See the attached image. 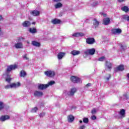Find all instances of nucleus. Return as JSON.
<instances>
[{"mask_svg":"<svg viewBox=\"0 0 129 129\" xmlns=\"http://www.w3.org/2000/svg\"><path fill=\"white\" fill-rule=\"evenodd\" d=\"M21 86V83L17 82V83H12L10 85L5 86V89H10V88H17Z\"/></svg>","mask_w":129,"mask_h":129,"instance_id":"f257e3e1","label":"nucleus"},{"mask_svg":"<svg viewBox=\"0 0 129 129\" xmlns=\"http://www.w3.org/2000/svg\"><path fill=\"white\" fill-rule=\"evenodd\" d=\"M70 80L73 83H81V79L75 76H72Z\"/></svg>","mask_w":129,"mask_h":129,"instance_id":"f03ea898","label":"nucleus"},{"mask_svg":"<svg viewBox=\"0 0 129 129\" xmlns=\"http://www.w3.org/2000/svg\"><path fill=\"white\" fill-rule=\"evenodd\" d=\"M18 68V66L17 64L10 65L7 67L6 71L7 72H11L12 70H15Z\"/></svg>","mask_w":129,"mask_h":129,"instance_id":"7ed1b4c3","label":"nucleus"},{"mask_svg":"<svg viewBox=\"0 0 129 129\" xmlns=\"http://www.w3.org/2000/svg\"><path fill=\"white\" fill-rule=\"evenodd\" d=\"M86 42L87 44H88L89 45H93L95 43V39H94V38H90L88 37L86 39Z\"/></svg>","mask_w":129,"mask_h":129,"instance_id":"20e7f679","label":"nucleus"},{"mask_svg":"<svg viewBox=\"0 0 129 129\" xmlns=\"http://www.w3.org/2000/svg\"><path fill=\"white\" fill-rule=\"evenodd\" d=\"M45 75L47 77H54L55 76V72L52 71H47L44 72Z\"/></svg>","mask_w":129,"mask_h":129,"instance_id":"39448f33","label":"nucleus"},{"mask_svg":"<svg viewBox=\"0 0 129 129\" xmlns=\"http://www.w3.org/2000/svg\"><path fill=\"white\" fill-rule=\"evenodd\" d=\"M124 70V66L123 64H120L114 70L115 72H117L118 71H123Z\"/></svg>","mask_w":129,"mask_h":129,"instance_id":"423d86ee","label":"nucleus"},{"mask_svg":"<svg viewBox=\"0 0 129 129\" xmlns=\"http://www.w3.org/2000/svg\"><path fill=\"white\" fill-rule=\"evenodd\" d=\"M111 33L113 35H115L116 34H120L121 33V29H113L111 30Z\"/></svg>","mask_w":129,"mask_h":129,"instance_id":"0eeeda50","label":"nucleus"},{"mask_svg":"<svg viewBox=\"0 0 129 129\" xmlns=\"http://www.w3.org/2000/svg\"><path fill=\"white\" fill-rule=\"evenodd\" d=\"M48 86V85L47 84H39L38 86V88L39 90H44V89H47Z\"/></svg>","mask_w":129,"mask_h":129,"instance_id":"6e6552de","label":"nucleus"},{"mask_svg":"<svg viewBox=\"0 0 129 129\" xmlns=\"http://www.w3.org/2000/svg\"><path fill=\"white\" fill-rule=\"evenodd\" d=\"M10 117L8 115H2L0 117V121H5V120H8L10 119Z\"/></svg>","mask_w":129,"mask_h":129,"instance_id":"1a4fd4ad","label":"nucleus"},{"mask_svg":"<svg viewBox=\"0 0 129 129\" xmlns=\"http://www.w3.org/2000/svg\"><path fill=\"white\" fill-rule=\"evenodd\" d=\"M30 14L34 17H37L40 15V11L37 10H34L30 12Z\"/></svg>","mask_w":129,"mask_h":129,"instance_id":"9d476101","label":"nucleus"},{"mask_svg":"<svg viewBox=\"0 0 129 129\" xmlns=\"http://www.w3.org/2000/svg\"><path fill=\"white\" fill-rule=\"evenodd\" d=\"M93 25L94 29H96V28L99 26V22H98V21H97V20L95 18L93 21Z\"/></svg>","mask_w":129,"mask_h":129,"instance_id":"9b49d317","label":"nucleus"},{"mask_svg":"<svg viewBox=\"0 0 129 129\" xmlns=\"http://www.w3.org/2000/svg\"><path fill=\"white\" fill-rule=\"evenodd\" d=\"M105 65L109 70H111V68H112V64L110 61L106 60L105 61Z\"/></svg>","mask_w":129,"mask_h":129,"instance_id":"f8f14e48","label":"nucleus"},{"mask_svg":"<svg viewBox=\"0 0 129 129\" xmlns=\"http://www.w3.org/2000/svg\"><path fill=\"white\" fill-rule=\"evenodd\" d=\"M73 37H83L84 36V33L82 32H77L75 33L72 35Z\"/></svg>","mask_w":129,"mask_h":129,"instance_id":"ddd939ff","label":"nucleus"},{"mask_svg":"<svg viewBox=\"0 0 129 129\" xmlns=\"http://www.w3.org/2000/svg\"><path fill=\"white\" fill-rule=\"evenodd\" d=\"M22 25L25 28H28V27L31 26V22L29 21H25L22 23Z\"/></svg>","mask_w":129,"mask_h":129,"instance_id":"4468645a","label":"nucleus"},{"mask_svg":"<svg viewBox=\"0 0 129 129\" xmlns=\"http://www.w3.org/2000/svg\"><path fill=\"white\" fill-rule=\"evenodd\" d=\"M110 23V19L108 18H104L103 20V24L105 25H107Z\"/></svg>","mask_w":129,"mask_h":129,"instance_id":"2eb2a0df","label":"nucleus"},{"mask_svg":"<svg viewBox=\"0 0 129 129\" xmlns=\"http://www.w3.org/2000/svg\"><path fill=\"white\" fill-rule=\"evenodd\" d=\"M43 92L39 91H35L34 93V96H43Z\"/></svg>","mask_w":129,"mask_h":129,"instance_id":"dca6fc26","label":"nucleus"},{"mask_svg":"<svg viewBox=\"0 0 129 129\" xmlns=\"http://www.w3.org/2000/svg\"><path fill=\"white\" fill-rule=\"evenodd\" d=\"M74 119H75V117H74V116L72 115H69L68 117V120L69 122H73Z\"/></svg>","mask_w":129,"mask_h":129,"instance_id":"f3484780","label":"nucleus"},{"mask_svg":"<svg viewBox=\"0 0 129 129\" xmlns=\"http://www.w3.org/2000/svg\"><path fill=\"white\" fill-rule=\"evenodd\" d=\"M119 114L121 115V118L124 117L125 116V110L124 109H122L120 110Z\"/></svg>","mask_w":129,"mask_h":129,"instance_id":"a211bd4d","label":"nucleus"},{"mask_svg":"<svg viewBox=\"0 0 129 129\" xmlns=\"http://www.w3.org/2000/svg\"><path fill=\"white\" fill-rule=\"evenodd\" d=\"M15 47L16 49H22L23 48V44L22 42H18L15 44Z\"/></svg>","mask_w":129,"mask_h":129,"instance_id":"6ab92c4d","label":"nucleus"},{"mask_svg":"<svg viewBox=\"0 0 129 129\" xmlns=\"http://www.w3.org/2000/svg\"><path fill=\"white\" fill-rule=\"evenodd\" d=\"M80 53L81 52L79 50H74L71 51V54H72V55H73V56H76L77 55H79Z\"/></svg>","mask_w":129,"mask_h":129,"instance_id":"aec40b11","label":"nucleus"},{"mask_svg":"<svg viewBox=\"0 0 129 129\" xmlns=\"http://www.w3.org/2000/svg\"><path fill=\"white\" fill-rule=\"evenodd\" d=\"M51 23L53 25L60 24L61 23V20H60V19H54L51 21Z\"/></svg>","mask_w":129,"mask_h":129,"instance_id":"412c9836","label":"nucleus"},{"mask_svg":"<svg viewBox=\"0 0 129 129\" xmlns=\"http://www.w3.org/2000/svg\"><path fill=\"white\" fill-rule=\"evenodd\" d=\"M65 56V53L64 52H59L57 54V58L59 59V60H61L63 57Z\"/></svg>","mask_w":129,"mask_h":129,"instance_id":"4be33fe9","label":"nucleus"},{"mask_svg":"<svg viewBox=\"0 0 129 129\" xmlns=\"http://www.w3.org/2000/svg\"><path fill=\"white\" fill-rule=\"evenodd\" d=\"M32 44L33 45V46H35V47H40L41 46V43L36 41H32Z\"/></svg>","mask_w":129,"mask_h":129,"instance_id":"5701e85b","label":"nucleus"},{"mask_svg":"<svg viewBox=\"0 0 129 129\" xmlns=\"http://www.w3.org/2000/svg\"><path fill=\"white\" fill-rule=\"evenodd\" d=\"M76 91H77L76 88H72L70 91V95H72V96H73V95H74V93H75Z\"/></svg>","mask_w":129,"mask_h":129,"instance_id":"b1692460","label":"nucleus"},{"mask_svg":"<svg viewBox=\"0 0 129 129\" xmlns=\"http://www.w3.org/2000/svg\"><path fill=\"white\" fill-rule=\"evenodd\" d=\"M29 32L31 34H36V33H37V29H36V28H30Z\"/></svg>","mask_w":129,"mask_h":129,"instance_id":"393cba45","label":"nucleus"},{"mask_svg":"<svg viewBox=\"0 0 129 129\" xmlns=\"http://www.w3.org/2000/svg\"><path fill=\"white\" fill-rule=\"evenodd\" d=\"M20 77H25V76H27V73L25 71L22 70L20 73Z\"/></svg>","mask_w":129,"mask_h":129,"instance_id":"a878e982","label":"nucleus"},{"mask_svg":"<svg viewBox=\"0 0 129 129\" xmlns=\"http://www.w3.org/2000/svg\"><path fill=\"white\" fill-rule=\"evenodd\" d=\"M121 11H123V12H125V13H127V12L129 11L128 7L126 6H124L123 7L121 8Z\"/></svg>","mask_w":129,"mask_h":129,"instance_id":"bb28decb","label":"nucleus"},{"mask_svg":"<svg viewBox=\"0 0 129 129\" xmlns=\"http://www.w3.org/2000/svg\"><path fill=\"white\" fill-rule=\"evenodd\" d=\"M89 55H94V53H95V49L91 48L89 49Z\"/></svg>","mask_w":129,"mask_h":129,"instance_id":"cd10ccee","label":"nucleus"},{"mask_svg":"<svg viewBox=\"0 0 129 129\" xmlns=\"http://www.w3.org/2000/svg\"><path fill=\"white\" fill-rule=\"evenodd\" d=\"M62 7H63V5L60 3L56 4L55 6V9H59L60 8H62Z\"/></svg>","mask_w":129,"mask_h":129,"instance_id":"c85d7f7f","label":"nucleus"},{"mask_svg":"<svg viewBox=\"0 0 129 129\" xmlns=\"http://www.w3.org/2000/svg\"><path fill=\"white\" fill-rule=\"evenodd\" d=\"M53 84H55V81H51L49 82H48V84H46V85H48V87L49 86H51L53 85Z\"/></svg>","mask_w":129,"mask_h":129,"instance_id":"c756f323","label":"nucleus"},{"mask_svg":"<svg viewBox=\"0 0 129 129\" xmlns=\"http://www.w3.org/2000/svg\"><path fill=\"white\" fill-rule=\"evenodd\" d=\"M106 75L107 76V77L106 78V80H107V81H108V80H109V79L111 78V75H110V74H107Z\"/></svg>","mask_w":129,"mask_h":129,"instance_id":"7c9ffc66","label":"nucleus"},{"mask_svg":"<svg viewBox=\"0 0 129 129\" xmlns=\"http://www.w3.org/2000/svg\"><path fill=\"white\" fill-rule=\"evenodd\" d=\"M92 7H95V6H97L98 5V2L97 1H94L91 4Z\"/></svg>","mask_w":129,"mask_h":129,"instance_id":"2f4dec72","label":"nucleus"},{"mask_svg":"<svg viewBox=\"0 0 129 129\" xmlns=\"http://www.w3.org/2000/svg\"><path fill=\"white\" fill-rule=\"evenodd\" d=\"M105 60V56H101L98 58V61H100L101 62H102Z\"/></svg>","mask_w":129,"mask_h":129,"instance_id":"473e14b6","label":"nucleus"},{"mask_svg":"<svg viewBox=\"0 0 129 129\" xmlns=\"http://www.w3.org/2000/svg\"><path fill=\"white\" fill-rule=\"evenodd\" d=\"M4 107L5 106L4 105V103H3V102H0V110H2V109H4Z\"/></svg>","mask_w":129,"mask_h":129,"instance_id":"72a5a7b5","label":"nucleus"},{"mask_svg":"<svg viewBox=\"0 0 129 129\" xmlns=\"http://www.w3.org/2000/svg\"><path fill=\"white\" fill-rule=\"evenodd\" d=\"M83 121L84 123H87L89 121V120L88 119V118H84Z\"/></svg>","mask_w":129,"mask_h":129,"instance_id":"f704fd0d","label":"nucleus"},{"mask_svg":"<svg viewBox=\"0 0 129 129\" xmlns=\"http://www.w3.org/2000/svg\"><path fill=\"white\" fill-rule=\"evenodd\" d=\"M37 110H38V108L37 107H35L32 109L31 112H37Z\"/></svg>","mask_w":129,"mask_h":129,"instance_id":"c9c22d12","label":"nucleus"},{"mask_svg":"<svg viewBox=\"0 0 129 129\" xmlns=\"http://www.w3.org/2000/svg\"><path fill=\"white\" fill-rule=\"evenodd\" d=\"M6 81H7V82H8V83H11V81H12V78H7L6 79Z\"/></svg>","mask_w":129,"mask_h":129,"instance_id":"e433bc0d","label":"nucleus"},{"mask_svg":"<svg viewBox=\"0 0 129 129\" xmlns=\"http://www.w3.org/2000/svg\"><path fill=\"white\" fill-rule=\"evenodd\" d=\"M120 48H121V50H123V51H124V50H125V48H126V45L123 46V45L121 44Z\"/></svg>","mask_w":129,"mask_h":129,"instance_id":"4c0bfd02","label":"nucleus"},{"mask_svg":"<svg viewBox=\"0 0 129 129\" xmlns=\"http://www.w3.org/2000/svg\"><path fill=\"white\" fill-rule=\"evenodd\" d=\"M91 113L92 114H95V113H96V109H95V108L91 110Z\"/></svg>","mask_w":129,"mask_h":129,"instance_id":"58836bf2","label":"nucleus"},{"mask_svg":"<svg viewBox=\"0 0 129 129\" xmlns=\"http://www.w3.org/2000/svg\"><path fill=\"white\" fill-rule=\"evenodd\" d=\"M123 19L124 20H126L127 21H128L129 22V16L124 15L123 16Z\"/></svg>","mask_w":129,"mask_h":129,"instance_id":"ea45409f","label":"nucleus"},{"mask_svg":"<svg viewBox=\"0 0 129 129\" xmlns=\"http://www.w3.org/2000/svg\"><path fill=\"white\" fill-rule=\"evenodd\" d=\"M45 112L41 113L40 114H39V116L40 117H43V116H45Z\"/></svg>","mask_w":129,"mask_h":129,"instance_id":"a19ab883","label":"nucleus"},{"mask_svg":"<svg viewBox=\"0 0 129 129\" xmlns=\"http://www.w3.org/2000/svg\"><path fill=\"white\" fill-rule=\"evenodd\" d=\"M85 55H89V49L84 51Z\"/></svg>","mask_w":129,"mask_h":129,"instance_id":"79ce46f5","label":"nucleus"},{"mask_svg":"<svg viewBox=\"0 0 129 129\" xmlns=\"http://www.w3.org/2000/svg\"><path fill=\"white\" fill-rule=\"evenodd\" d=\"M91 119H92L93 120H94L95 119H96V115H92L91 116Z\"/></svg>","mask_w":129,"mask_h":129,"instance_id":"37998d69","label":"nucleus"},{"mask_svg":"<svg viewBox=\"0 0 129 129\" xmlns=\"http://www.w3.org/2000/svg\"><path fill=\"white\" fill-rule=\"evenodd\" d=\"M91 86V83H88L86 85V87L87 88H88V87Z\"/></svg>","mask_w":129,"mask_h":129,"instance_id":"c03bdc74","label":"nucleus"},{"mask_svg":"<svg viewBox=\"0 0 129 129\" xmlns=\"http://www.w3.org/2000/svg\"><path fill=\"white\" fill-rule=\"evenodd\" d=\"M123 96L126 98V99H128V96L127 95V94H123Z\"/></svg>","mask_w":129,"mask_h":129,"instance_id":"a18cd8bd","label":"nucleus"},{"mask_svg":"<svg viewBox=\"0 0 129 129\" xmlns=\"http://www.w3.org/2000/svg\"><path fill=\"white\" fill-rule=\"evenodd\" d=\"M23 58H24V59H26V60H29V58L27 57V54H25L24 55V56H23Z\"/></svg>","mask_w":129,"mask_h":129,"instance_id":"49530a36","label":"nucleus"},{"mask_svg":"<svg viewBox=\"0 0 129 129\" xmlns=\"http://www.w3.org/2000/svg\"><path fill=\"white\" fill-rule=\"evenodd\" d=\"M84 128H85V125H83L80 126V128L79 129H84Z\"/></svg>","mask_w":129,"mask_h":129,"instance_id":"de8ad7c7","label":"nucleus"},{"mask_svg":"<svg viewBox=\"0 0 129 129\" xmlns=\"http://www.w3.org/2000/svg\"><path fill=\"white\" fill-rule=\"evenodd\" d=\"M1 21H4V18H3V16L0 15V22Z\"/></svg>","mask_w":129,"mask_h":129,"instance_id":"09e8293b","label":"nucleus"},{"mask_svg":"<svg viewBox=\"0 0 129 129\" xmlns=\"http://www.w3.org/2000/svg\"><path fill=\"white\" fill-rule=\"evenodd\" d=\"M101 15L103 16V17H106V14H104L103 13H101Z\"/></svg>","mask_w":129,"mask_h":129,"instance_id":"8fccbe9b","label":"nucleus"},{"mask_svg":"<svg viewBox=\"0 0 129 129\" xmlns=\"http://www.w3.org/2000/svg\"><path fill=\"white\" fill-rule=\"evenodd\" d=\"M32 25H36V22H32Z\"/></svg>","mask_w":129,"mask_h":129,"instance_id":"3c124183","label":"nucleus"},{"mask_svg":"<svg viewBox=\"0 0 129 129\" xmlns=\"http://www.w3.org/2000/svg\"><path fill=\"white\" fill-rule=\"evenodd\" d=\"M79 122H80V123H82V120H80V121H79Z\"/></svg>","mask_w":129,"mask_h":129,"instance_id":"603ef678","label":"nucleus"},{"mask_svg":"<svg viewBox=\"0 0 129 129\" xmlns=\"http://www.w3.org/2000/svg\"><path fill=\"white\" fill-rule=\"evenodd\" d=\"M121 2H123L122 1H119V3H121Z\"/></svg>","mask_w":129,"mask_h":129,"instance_id":"864d4df0","label":"nucleus"},{"mask_svg":"<svg viewBox=\"0 0 129 129\" xmlns=\"http://www.w3.org/2000/svg\"><path fill=\"white\" fill-rule=\"evenodd\" d=\"M2 32V30H1V28H0V32Z\"/></svg>","mask_w":129,"mask_h":129,"instance_id":"5fc2aeb1","label":"nucleus"}]
</instances>
